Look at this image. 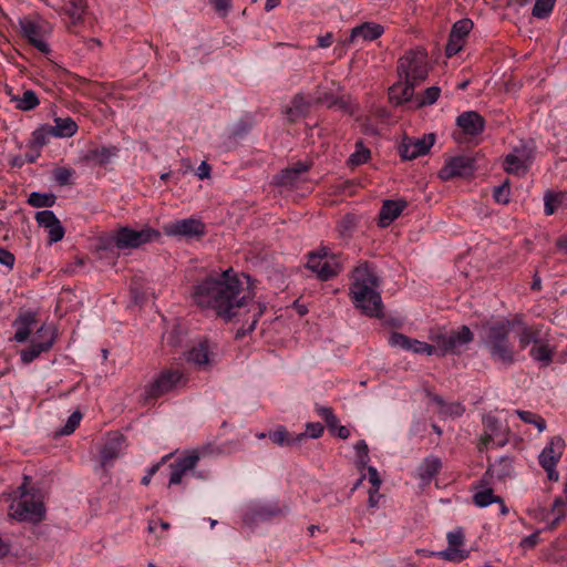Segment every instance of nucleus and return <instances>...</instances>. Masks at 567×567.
I'll list each match as a JSON object with an SVG mask.
<instances>
[{
  "label": "nucleus",
  "instance_id": "nucleus-22",
  "mask_svg": "<svg viewBox=\"0 0 567 567\" xmlns=\"http://www.w3.org/2000/svg\"><path fill=\"white\" fill-rule=\"evenodd\" d=\"M489 480L483 476L477 485H475V494L473 496L474 504L478 507H486L493 503H498L501 505V513L505 515L507 513V507L505 506L503 499L494 494L492 487H489Z\"/></svg>",
  "mask_w": 567,
  "mask_h": 567
},
{
  "label": "nucleus",
  "instance_id": "nucleus-51",
  "mask_svg": "<svg viewBox=\"0 0 567 567\" xmlns=\"http://www.w3.org/2000/svg\"><path fill=\"white\" fill-rule=\"evenodd\" d=\"M82 420V413L74 411L68 419L65 425L59 431L61 435H69L75 431Z\"/></svg>",
  "mask_w": 567,
  "mask_h": 567
},
{
  "label": "nucleus",
  "instance_id": "nucleus-14",
  "mask_svg": "<svg viewBox=\"0 0 567 567\" xmlns=\"http://www.w3.org/2000/svg\"><path fill=\"white\" fill-rule=\"evenodd\" d=\"M435 135L433 133L425 134L422 137H404L399 146L400 155L405 161L414 159L425 155L434 145Z\"/></svg>",
  "mask_w": 567,
  "mask_h": 567
},
{
  "label": "nucleus",
  "instance_id": "nucleus-35",
  "mask_svg": "<svg viewBox=\"0 0 567 567\" xmlns=\"http://www.w3.org/2000/svg\"><path fill=\"white\" fill-rule=\"evenodd\" d=\"M529 355L542 365L547 367L551 363L554 357V350L548 343L538 341L529 350Z\"/></svg>",
  "mask_w": 567,
  "mask_h": 567
},
{
  "label": "nucleus",
  "instance_id": "nucleus-15",
  "mask_svg": "<svg viewBox=\"0 0 567 567\" xmlns=\"http://www.w3.org/2000/svg\"><path fill=\"white\" fill-rule=\"evenodd\" d=\"M473 340V333L467 326H462L457 331L436 337V343L441 355L455 353L458 348L470 343Z\"/></svg>",
  "mask_w": 567,
  "mask_h": 567
},
{
  "label": "nucleus",
  "instance_id": "nucleus-21",
  "mask_svg": "<svg viewBox=\"0 0 567 567\" xmlns=\"http://www.w3.org/2000/svg\"><path fill=\"white\" fill-rule=\"evenodd\" d=\"M449 546L446 549L437 551L436 555L449 561H462L467 557V551L462 549L464 543V534L462 529H455L447 534Z\"/></svg>",
  "mask_w": 567,
  "mask_h": 567
},
{
  "label": "nucleus",
  "instance_id": "nucleus-12",
  "mask_svg": "<svg viewBox=\"0 0 567 567\" xmlns=\"http://www.w3.org/2000/svg\"><path fill=\"white\" fill-rule=\"evenodd\" d=\"M564 447V440L560 436H554L538 456L539 464L550 481H558L559 475L555 467L563 455Z\"/></svg>",
  "mask_w": 567,
  "mask_h": 567
},
{
  "label": "nucleus",
  "instance_id": "nucleus-18",
  "mask_svg": "<svg viewBox=\"0 0 567 567\" xmlns=\"http://www.w3.org/2000/svg\"><path fill=\"white\" fill-rule=\"evenodd\" d=\"M389 343L391 347L400 348L406 351H412L416 354H426L432 355L436 353V349L434 346L429 344L426 342L409 338L405 334L400 332H392L389 338Z\"/></svg>",
  "mask_w": 567,
  "mask_h": 567
},
{
  "label": "nucleus",
  "instance_id": "nucleus-2",
  "mask_svg": "<svg viewBox=\"0 0 567 567\" xmlns=\"http://www.w3.org/2000/svg\"><path fill=\"white\" fill-rule=\"evenodd\" d=\"M429 73L427 55L421 49L405 52L398 61L399 81L389 90V97L395 104L412 99L414 87L424 81Z\"/></svg>",
  "mask_w": 567,
  "mask_h": 567
},
{
  "label": "nucleus",
  "instance_id": "nucleus-42",
  "mask_svg": "<svg viewBox=\"0 0 567 567\" xmlns=\"http://www.w3.org/2000/svg\"><path fill=\"white\" fill-rule=\"evenodd\" d=\"M564 195L561 193L546 192L544 196V210L547 216L556 213L563 204Z\"/></svg>",
  "mask_w": 567,
  "mask_h": 567
},
{
  "label": "nucleus",
  "instance_id": "nucleus-43",
  "mask_svg": "<svg viewBox=\"0 0 567 567\" xmlns=\"http://www.w3.org/2000/svg\"><path fill=\"white\" fill-rule=\"evenodd\" d=\"M120 452H121V443L120 441L117 442H112V443H107L102 452H101V463H102V466H109L112 464V462L118 457L120 455Z\"/></svg>",
  "mask_w": 567,
  "mask_h": 567
},
{
  "label": "nucleus",
  "instance_id": "nucleus-31",
  "mask_svg": "<svg viewBox=\"0 0 567 567\" xmlns=\"http://www.w3.org/2000/svg\"><path fill=\"white\" fill-rule=\"evenodd\" d=\"M484 423V433L482 434L478 443V450L483 451L487 449L488 444L494 441L497 436L501 425L496 417L486 416L483 420Z\"/></svg>",
  "mask_w": 567,
  "mask_h": 567
},
{
  "label": "nucleus",
  "instance_id": "nucleus-20",
  "mask_svg": "<svg viewBox=\"0 0 567 567\" xmlns=\"http://www.w3.org/2000/svg\"><path fill=\"white\" fill-rule=\"evenodd\" d=\"M186 360L198 369L206 370L215 363V353L207 340L194 344L187 352Z\"/></svg>",
  "mask_w": 567,
  "mask_h": 567
},
{
  "label": "nucleus",
  "instance_id": "nucleus-55",
  "mask_svg": "<svg viewBox=\"0 0 567 567\" xmlns=\"http://www.w3.org/2000/svg\"><path fill=\"white\" fill-rule=\"evenodd\" d=\"M441 89L439 86L427 87L423 93V99L420 101L419 105H431L435 103L440 96Z\"/></svg>",
  "mask_w": 567,
  "mask_h": 567
},
{
  "label": "nucleus",
  "instance_id": "nucleus-19",
  "mask_svg": "<svg viewBox=\"0 0 567 567\" xmlns=\"http://www.w3.org/2000/svg\"><path fill=\"white\" fill-rule=\"evenodd\" d=\"M472 28L473 22L470 19H462L453 24L445 47L446 56L451 58L462 50L464 39L471 32Z\"/></svg>",
  "mask_w": 567,
  "mask_h": 567
},
{
  "label": "nucleus",
  "instance_id": "nucleus-36",
  "mask_svg": "<svg viewBox=\"0 0 567 567\" xmlns=\"http://www.w3.org/2000/svg\"><path fill=\"white\" fill-rule=\"evenodd\" d=\"M519 326H522V329L518 333V343L522 350L526 349L530 343L534 346L538 343L540 337V329L538 327L526 326L523 321Z\"/></svg>",
  "mask_w": 567,
  "mask_h": 567
},
{
  "label": "nucleus",
  "instance_id": "nucleus-26",
  "mask_svg": "<svg viewBox=\"0 0 567 567\" xmlns=\"http://www.w3.org/2000/svg\"><path fill=\"white\" fill-rule=\"evenodd\" d=\"M406 205L408 204L405 200H384L379 212L380 226H389L400 216V214L403 212Z\"/></svg>",
  "mask_w": 567,
  "mask_h": 567
},
{
  "label": "nucleus",
  "instance_id": "nucleus-27",
  "mask_svg": "<svg viewBox=\"0 0 567 567\" xmlns=\"http://www.w3.org/2000/svg\"><path fill=\"white\" fill-rule=\"evenodd\" d=\"M384 29L381 24L374 22H364L360 25L354 27L351 30L350 42H354L357 39H362L364 41H373L380 38L383 33Z\"/></svg>",
  "mask_w": 567,
  "mask_h": 567
},
{
  "label": "nucleus",
  "instance_id": "nucleus-47",
  "mask_svg": "<svg viewBox=\"0 0 567 567\" xmlns=\"http://www.w3.org/2000/svg\"><path fill=\"white\" fill-rule=\"evenodd\" d=\"M74 173V169L70 167H56L53 169L52 175L58 185L65 186L72 184Z\"/></svg>",
  "mask_w": 567,
  "mask_h": 567
},
{
  "label": "nucleus",
  "instance_id": "nucleus-48",
  "mask_svg": "<svg viewBox=\"0 0 567 567\" xmlns=\"http://www.w3.org/2000/svg\"><path fill=\"white\" fill-rule=\"evenodd\" d=\"M354 451L357 454V465L359 468H364L369 461V447L364 440H360L354 445Z\"/></svg>",
  "mask_w": 567,
  "mask_h": 567
},
{
  "label": "nucleus",
  "instance_id": "nucleus-16",
  "mask_svg": "<svg viewBox=\"0 0 567 567\" xmlns=\"http://www.w3.org/2000/svg\"><path fill=\"white\" fill-rule=\"evenodd\" d=\"M475 169L474 159L470 156L461 155L446 161L440 169L439 177L442 181H449L454 177H465L473 174Z\"/></svg>",
  "mask_w": 567,
  "mask_h": 567
},
{
  "label": "nucleus",
  "instance_id": "nucleus-45",
  "mask_svg": "<svg viewBox=\"0 0 567 567\" xmlns=\"http://www.w3.org/2000/svg\"><path fill=\"white\" fill-rule=\"evenodd\" d=\"M555 2L556 0H536L532 14L537 19L547 18L551 13Z\"/></svg>",
  "mask_w": 567,
  "mask_h": 567
},
{
  "label": "nucleus",
  "instance_id": "nucleus-4",
  "mask_svg": "<svg viewBox=\"0 0 567 567\" xmlns=\"http://www.w3.org/2000/svg\"><path fill=\"white\" fill-rule=\"evenodd\" d=\"M520 323L522 317L516 316L514 320L502 319L483 324V343L494 361L506 367L515 363L516 353L509 340V333L515 324Z\"/></svg>",
  "mask_w": 567,
  "mask_h": 567
},
{
  "label": "nucleus",
  "instance_id": "nucleus-49",
  "mask_svg": "<svg viewBox=\"0 0 567 567\" xmlns=\"http://www.w3.org/2000/svg\"><path fill=\"white\" fill-rule=\"evenodd\" d=\"M52 136L50 126H43L32 133V145L38 150L48 143L49 137Z\"/></svg>",
  "mask_w": 567,
  "mask_h": 567
},
{
  "label": "nucleus",
  "instance_id": "nucleus-6",
  "mask_svg": "<svg viewBox=\"0 0 567 567\" xmlns=\"http://www.w3.org/2000/svg\"><path fill=\"white\" fill-rule=\"evenodd\" d=\"M20 489L22 493L10 504L8 515L18 522H41L45 514L42 502L37 499L33 494L27 493L24 486H21Z\"/></svg>",
  "mask_w": 567,
  "mask_h": 567
},
{
  "label": "nucleus",
  "instance_id": "nucleus-63",
  "mask_svg": "<svg viewBox=\"0 0 567 567\" xmlns=\"http://www.w3.org/2000/svg\"><path fill=\"white\" fill-rule=\"evenodd\" d=\"M196 175L199 179H205L210 176V166L206 162H202L198 166Z\"/></svg>",
  "mask_w": 567,
  "mask_h": 567
},
{
  "label": "nucleus",
  "instance_id": "nucleus-29",
  "mask_svg": "<svg viewBox=\"0 0 567 567\" xmlns=\"http://www.w3.org/2000/svg\"><path fill=\"white\" fill-rule=\"evenodd\" d=\"M441 460L436 456H429L419 466V477L425 484H429L440 472Z\"/></svg>",
  "mask_w": 567,
  "mask_h": 567
},
{
  "label": "nucleus",
  "instance_id": "nucleus-62",
  "mask_svg": "<svg viewBox=\"0 0 567 567\" xmlns=\"http://www.w3.org/2000/svg\"><path fill=\"white\" fill-rule=\"evenodd\" d=\"M329 430L336 433V435L342 440H346L350 436V430L343 425H339V422L336 423V427H329Z\"/></svg>",
  "mask_w": 567,
  "mask_h": 567
},
{
  "label": "nucleus",
  "instance_id": "nucleus-59",
  "mask_svg": "<svg viewBox=\"0 0 567 567\" xmlns=\"http://www.w3.org/2000/svg\"><path fill=\"white\" fill-rule=\"evenodd\" d=\"M14 255L11 254L8 249L0 247V264L6 266L9 269H12L14 266Z\"/></svg>",
  "mask_w": 567,
  "mask_h": 567
},
{
  "label": "nucleus",
  "instance_id": "nucleus-28",
  "mask_svg": "<svg viewBox=\"0 0 567 567\" xmlns=\"http://www.w3.org/2000/svg\"><path fill=\"white\" fill-rule=\"evenodd\" d=\"M310 109V102L305 97L302 93L296 94L285 111L289 122H296L301 116H305Z\"/></svg>",
  "mask_w": 567,
  "mask_h": 567
},
{
  "label": "nucleus",
  "instance_id": "nucleus-50",
  "mask_svg": "<svg viewBox=\"0 0 567 567\" xmlns=\"http://www.w3.org/2000/svg\"><path fill=\"white\" fill-rule=\"evenodd\" d=\"M316 412L318 413L319 416H321L324 420L328 427H336V423H338V417L336 416L332 408L316 404Z\"/></svg>",
  "mask_w": 567,
  "mask_h": 567
},
{
  "label": "nucleus",
  "instance_id": "nucleus-52",
  "mask_svg": "<svg viewBox=\"0 0 567 567\" xmlns=\"http://www.w3.org/2000/svg\"><path fill=\"white\" fill-rule=\"evenodd\" d=\"M44 229L49 233V243H58L63 239L65 230L60 220L53 223L52 226H48Z\"/></svg>",
  "mask_w": 567,
  "mask_h": 567
},
{
  "label": "nucleus",
  "instance_id": "nucleus-25",
  "mask_svg": "<svg viewBox=\"0 0 567 567\" xmlns=\"http://www.w3.org/2000/svg\"><path fill=\"white\" fill-rule=\"evenodd\" d=\"M35 322L37 317L34 312L27 311L20 313L12 323L16 328L13 340L20 343L27 341Z\"/></svg>",
  "mask_w": 567,
  "mask_h": 567
},
{
  "label": "nucleus",
  "instance_id": "nucleus-40",
  "mask_svg": "<svg viewBox=\"0 0 567 567\" xmlns=\"http://www.w3.org/2000/svg\"><path fill=\"white\" fill-rule=\"evenodd\" d=\"M12 100L17 102V109L21 111H31L40 103L35 92L32 90H27L21 97H13Z\"/></svg>",
  "mask_w": 567,
  "mask_h": 567
},
{
  "label": "nucleus",
  "instance_id": "nucleus-34",
  "mask_svg": "<svg viewBox=\"0 0 567 567\" xmlns=\"http://www.w3.org/2000/svg\"><path fill=\"white\" fill-rule=\"evenodd\" d=\"M512 471V460L509 457H501L496 463L491 464L485 474L486 478L497 477L499 480L508 476Z\"/></svg>",
  "mask_w": 567,
  "mask_h": 567
},
{
  "label": "nucleus",
  "instance_id": "nucleus-54",
  "mask_svg": "<svg viewBox=\"0 0 567 567\" xmlns=\"http://www.w3.org/2000/svg\"><path fill=\"white\" fill-rule=\"evenodd\" d=\"M34 218H35L38 225L43 228H45L48 226H52L53 223L59 220L52 210H40L35 214Z\"/></svg>",
  "mask_w": 567,
  "mask_h": 567
},
{
  "label": "nucleus",
  "instance_id": "nucleus-17",
  "mask_svg": "<svg viewBox=\"0 0 567 567\" xmlns=\"http://www.w3.org/2000/svg\"><path fill=\"white\" fill-rule=\"evenodd\" d=\"M532 151L526 147H516L504 159V171L508 174L524 175L532 163Z\"/></svg>",
  "mask_w": 567,
  "mask_h": 567
},
{
  "label": "nucleus",
  "instance_id": "nucleus-30",
  "mask_svg": "<svg viewBox=\"0 0 567 567\" xmlns=\"http://www.w3.org/2000/svg\"><path fill=\"white\" fill-rule=\"evenodd\" d=\"M270 440L279 446H291L299 444L306 439V434L291 435L286 427L278 426L269 433Z\"/></svg>",
  "mask_w": 567,
  "mask_h": 567
},
{
  "label": "nucleus",
  "instance_id": "nucleus-41",
  "mask_svg": "<svg viewBox=\"0 0 567 567\" xmlns=\"http://www.w3.org/2000/svg\"><path fill=\"white\" fill-rule=\"evenodd\" d=\"M435 401L440 404V414L445 417H457L465 411L460 402L445 403L441 398H435Z\"/></svg>",
  "mask_w": 567,
  "mask_h": 567
},
{
  "label": "nucleus",
  "instance_id": "nucleus-3",
  "mask_svg": "<svg viewBox=\"0 0 567 567\" xmlns=\"http://www.w3.org/2000/svg\"><path fill=\"white\" fill-rule=\"evenodd\" d=\"M378 287L379 278L368 262H361L353 269L350 295L353 305L363 315L382 316V300Z\"/></svg>",
  "mask_w": 567,
  "mask_h": 567
},
{
  "label": "nucleus",
  "instance_id": "nucleus-60",
  "mask_svg": "<svg viewBox=\"0 0 567 567\" xmlns=\"http://www.w3.org/2000/svg\"><path fill=\"white\" fill-rule=\"evenodd\" d=\"M369 473V481L372 484L373 489H380L381 486V480L379 477V473L375 467L369 466L368 467Z\"/></svg>",
  "mask_w": 567,
  "mask_h": 567
},
{
  "label": "nucleus",
  "instance_id": "nucleus-61",
  "mask_svg": "<svg viewBox=\"0 0 567 567\" xmlns=\"http://www.w3.org/2000/svg\"><path fill=\"white\" fill-rule=\"evenodd\" d=\"M538 534L534 533L532 535L524 537L520 542V546L524 548H533L538 543Z\"/></svg>",
  "mask_w": 567,
  "mask_h": 567
},
{
  "label": "nucleus",
  "instance_id": "nucleus-37",
  "mask_svg": "<svg viewBox=\"0 0 567 567\" xmlns=\"http://www.w3.org/2000/svg\"><path fill=\"white\" fill-rule=\"evenodd\" d=\"M116 151L117 150L115 147H101L91 150L86 153L85 159L92 161L99 165H104L109 163L111 157L116 154Z\"/></svg>",
  "mask_w": 567,
  "mask_h": 567
},
{
  "label": "nucleus",
  "instance_id": "nucleus-24",
  "mask_svg": "<svg viewBox=\"0 0 567 567\" xmlns=\"http://www.w3.org/2000/svg\"><path fill=\"white\" fill-rule=\"evenodd\" d=\"M457 126L466 135L476 136L484 131L485 121L475 111H466L460 114L456 118Z\"/></svg>",
  "mask_w": 567,
  "mask_h": 567
},
{
  "label": "nucleus",
  "instance_id": "nucleus-53",
  "mask_svg": "<svg viewBox=\"0 0 567 567\" xmlns=\"http://www.w3.org/2000/svg\"><path fill=\"white\" fill-rule=\"evenodd\" d=\"M281 514V509L277 506H262L255 512V518L257 520H268L271 517Z\"/></svg>",
  "mask_w": 567,
  "mask_h": 567
},
{
  "label": "nucleus",
  "instance_id": "nucleus-39",
  "mask_svg": "<svg viewBox=\"0 0 567 567\" xmlns=\"http://www.w3.org/2000/svg\"><path fill=\"white\" fill-rule=\"evenodd\" d=\"M357 227V218L353 214H346L337 224V231L341 238L352 236Z\"/></svg>",
  "mask_w": 567,
  "mask_h": 567
},
{
  "label": "nucleus",
  "instance_id": "nucleus-7",
  "mask_svg": "<svg viewBox=\"0 0 567 567\" xmlns=\"http://www.w3.org/2000/svg\"><path fill=\"white\" fill-rule=\"evenodd\" d=\"M307 267L322 281L336 277L341 270V265L326 247L309 255Z\"/></svg>",
  "mask_w": 567,
  "mask_h": 567
},
{
  "label": "nucleus",
  "instance_id": "nucleus-11",
  "mask_svg": "<svg viewBox=\"0 0 567 567\" xmlns=\"http://www.w3.org/2000/svg\"><path fill=\"white\" fill-rule=\"evenodd\" d=\"M55 340L54 330L51 327L42 324L35 333L34 339L28 349L21 351V361L24 364L31 363L41 353L49 351Z\"/></svg>",
  "mask_w": 567,
  "mask_h": 567
},
{
  "label": "nucleus",
  "instance_id": "nucleus-64",
  "mask_svg": "<svg viewBox=\"0 0 567 567\" xmlns=\"http://www.w3.org/2000/svg\"><path fill=\"white\" fill-rule=\"evenodd\" d=\"M333 43V34L328 32L318 38V47L319 48H329Z\"/></svg>",
  "mask_w": 567,
  "mask_h": 567
},
{
  "label": "nucleus",
  "instance_id": "nucleus-9",
  "mask_svg": "<svg viewBox=\"0 0 567 567\" xmlns=\"http://www.w3.org/2000/svg\"><path fill=\"white\" fill-rule=\"evenodd\" d=\"M161 234L152 228H144L134 230L128 227L120 228L113 236V241L116 248H138L140 246L157 239Z\"/></svg>",
  "mask_w": 567,
  "mask_h": 567
},
{
  "label": "nucleus",
  "instance_id": "nucleus-33",
  "mask_svg": "<svg viewBox=\"0 0 567 567\" xmlns=\"http://www.w3.org/2000/svg\"><path fill=\"white\" fill-rule=\"evenodd\" d=\"M86 10L85 0H64L63 11L73 24L82 21Z\"/></svg>",
  "mask_w": 567,
  "mask_h": 567
},
{
  "label": "nucleus",
  "instance_id": "nucleus-32",
  "mask_svg": "<svg viewBox=\"0 0 567 567\" xmlns=\"http://www.w3.org/2000/svg\"><path fill=\"white\" fill-rule=\"evenodd\" d=\"M52 136L71 137L78 131L76 123L71 117H56L54 125L50 126Z\"/></svg>",
  "mask_w": 567,
  "mask_h": 567
},
{
  "label": "nucleus",
  "instance_id": "nucleus-23",
  "mask_svg": "<svg viewBox=\"0 0 567 567\" xmlns=\"http://www.w3.org/2000/svg\"><path fill=\"white\" fill-rule=\"evenodd\" d=\"M310 168V165L298 162L292 167L281 171L275 176V184L285 187H296L300 182L303 181L305 175Z\"/></svg>",
  "mask_w": 567,
  "mask_h": 567
},
{
  "label": "nucleus",
  "instance_id": "nucleus-8",
  "mask_svg": "<svg viewBox=\"0 0 567 567\" xmlns=\"http://www.w3.org/2000/svg\"><path fill=\"white\" fill-rule=\"evenodd\" d=\"M19 25L21 34L28 42L42 53H49L50 48L45 42V34L49 32L48 22L40 17L20 18Z\"/></svg>",
  "mask_w": 567,
  "mask_h": 567
},
{
  "label": "nucleus",
  "instance_id": "nucleus-5",
  "mask_svg": "<svg viewBox=\"0 0 567 567\" xmlns=\"http://www.w3.org/2000/svg\"><path fill=\"white\" fill-rule=\"evenodd\" d=\"M187 383L186 375L178 369H164L144 388L143 398L145 402L156 400L168 394Z\"/></svg>",
  "mask_w": 567,
  "mask_h": 567
},
{
  "label": "nucleus",
  "instance_id": "nucleus-46",
  "mask_svg": "<svg viewBox=\"0 0 567 567\" xmlns=\"http://www.w3.org/2000/svg\"><path fill=\"white\" fill-rule=\"evenodd\" d=\"M516 413L523 422L534 424L539 432H543L546 429V421L540 415L522 410H517Z\"/></svg>",
  "mask_w": 567,
  "mask_h": 567
},
{
  "label": "nucleus",
  "instance_id": "nucleus-57",
  "mask_svg": "<svg viewBox=\"0 0 567 567\" xmlns=\"http://www.w3.org/2000/svg\"><path fill=\"white\" fill-rule=\"evenodd\" d=\"M215 11L225 17L231 8V0H209Z\"/></svg>",
  "mask_w": 567,
  "mask_h": 567
},
{
  "label": "nucleus",
  "instance_id": "nucleus-58",
  "mask_svg": "<svg viewBox=\"0 0 567 567\" xmlns=\"http://www.w3.org/2000/svg\"><path fill=\"white\" fill-rule=\"evenodd\" d=\"M323 425L319 422L308 423L306 425V437L318 439L323 433Z\"/></svg>",
  "mask_w": 567,
  "mask_h": 567
},
{
  "label": "nucleus",
  "instance_id": "nucleus-13",
  "mask_svg": "<svg viewBox=\"0 0 567 567\" xmlns=\"http://www.w3.org/2000/svg\"><path fill=\"white\" fill-rule=\"evenodd\" d=\"M199 460V452L197 450H190L186 451L182 456L177 457L173 463H171V476L168 486L182 484L185 476H187L189 473H194Z\"/></svg>",
  "mask_w": 567,
  "mask_h": 567
},
{
  "label": "nucleus",
  "instance_id": "nucleus-1",
  "mask_svg": "<svg viewBox=\"0 0 567 567\" xmlns=\"http://www.w3.org/2000/svg\"><path fill=\"white\" fill-rule=\"evenodd\" d=\"M231 269L225 270L218 277H207L193 287L192 298L196 306L209 309L226 321L246 312H252L251 322L247 330L252 331L264 308L254 302V293L248 286H244Z\"/></svg>",
  "mask_w": 567,
  "mask_h": 567
},
{
  "label": "nucleus",
  "instance_id": "nucleus-44",
  "mask_svg": "<svg viewBox=\"0 0 567 567\" xmlns=\"http://www.w3.org/2000/svg\"><path fill=\"white\" fill-rule=\"evenodd\" d=\"M370 150L364 147L362 142L355 144V152L352 153L348 159V164L351 166H359L367 163L370 158Z\"/></svg>",
  "mask_w": 567,
  "mask_h": 567
},
{
  "label": "nucleus",
  "instance_id": "nucleus-38",
  "mask_svg": "<svg viewBox=\"0 0 567 567\" xmlns=\"http://www.w3.org/2000/svg\"><path fill=\"white\" fill-rule=\"evenodd\" d=\"M56 197L52 193L32 192L27 203L32 207H52L55 204Z\"/></svg>",
  "mask_w": 567,
  "mask_h": 567
},
{
  "label": "nucleus",
  "instance_id": "nucleus-56",
  "mask_svg": "<svg viewBox=\"0 0 567 567\" xmlns=\"http://www.w3.org/2000/svg\"><path fill=\"white\" fill-rule=\"evenodd\" d=\"M509 184L506 181L494 189L493 196L497 203L507 204L509 202Z\"/></svg>",
  "mask_w": 567,
  "mask_h": 567
},
{
  "label": "nucleus",
  "instance_id": "nucleus-10",
  "mask_svg": "<svg viewBox=\"0 0 567 567\" xmlns=\"http://www.w3.org/2000/svg\"><path fill=\"white\" fill-rule=\"evenodd\" d=\"M165 235L179 238H200L206 234L205 224L197 218H184L173 220L164 225Z\"/></svg>",
  "mask_w": 567,
  "mask_h": 567
}]
</instances>
